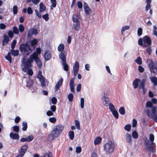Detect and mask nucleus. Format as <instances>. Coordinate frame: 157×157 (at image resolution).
Returning a JSON list of instances; mask_svg holds the SVG:
<instances>
[{
	"label": "nucleus",
	"mask_w": 157,
	"mask_h": 157,
	"mask_svg": "<svg viewBox=\"0 0 157 157\" xmlns=\"http://www.w3.org/2000/svg\"><path fill=\"white\" fill-rule=\"evenodd\" d=\"M19 49L23 54L27 55H29L32 52L30 45L27 43H23L21 44L19 47Z\"/></svg>",
	"instance_id": "nucleus-4"
},
{
	"label": "nucleus",
	"mask_w": 157,
	"mask_h": 157,
	"mask_svg": "<svg viewBox=\"0 0 157 157\" xmlns=\"http://www.w3.org/2000/svg\"><path fill=\"white\" fill-rule=\"evenodd\" d=\"M12 54L14 56H17L19 54V51L18 50H14L12 49L11 50Z\"/></svg>",
	"instance_id": "nucleus-31"
},
{
	"label": "nucleus",
	"mask_w": 157,
	"mask_h": 157,
	"mask_svg": "<svg viewBox=\"0 0 157 157\" xmlns=\"http://www.w3.org/2000/svg\"><path fill=\"white\" fill-rule=\"evenodd\" d=\"M38 33V30L37 29L34 28L30 29L28 32L27 37H30L33 35H36Z\"/></svg>",
	"instance_id": "nucleus-12"
},
{
	"label": "nucleus",
	"mask_w": 157,
	"mask_h": 157,
	"mask_svg": "<svg viewBox=\"0 0 157 157\" xmlns=\"http://www.w3.org/2000/svg\"><path fill=\"white\" fill-rule=\"evenodd\" d=\"M68 135L70 139L72 140L74 137V132L72 131H70L69 132Z\"/></svg>",
	"instance_id": "nucleus-40"
},
{
	"label": "nucleus",
	"mask_w": 157,
	"mask_h": 157,
	"mask_svg": "<svg viewBox=\"0 0 157 157\" xmlns=\"http://www.w3.org/2000/svg\"><path fill=\"white\" fill-rule=\"evenodd\" d=\"M147 63L149 68L150 71H151L157 64L156 62H153L150 59L147 60Z\"/></svg>",
	"instance_id": "nucleus-13"
},
{
	"label": "nucleus",
	"mask_w": 157,
	"mask_h": 157,
	"mask_svg": "<svg viewBox=\"0 0 157 157\" xmlns=\"http://www.w3.org/2000/svg\"><path fill=\"white\" fill-rule=\"evenodd\" d=\"M150 71L155 74H157V64Z\"/></svg>",
	"instance_id": "nucleus-43"
},
{
	"label": "nucleus",
	"mask_w": 157,
	"mask_h": 157,
	"mask_svg": "<svg viewBox=\"0 0 157 157\" xmlns=\"http://www.w3.org/2000/svg\"><path fill=\"white\" fill-rule=\"evenodd\" d=\"M146 106L147 107H149L150 108L152 107L153 106L152 103L151 101H148L146 103Z\"/></svg>",
	"instance_id": "nucleus-54"
},
{
	"label": "nucleus",
	"mask_w": 157,
	"mask_h": 157,
	"mask_svg": "<svg viewBox=\"0 0 157 157\" xmlns=\"http://www.w3.org/2000/svg\"><path fill=\"white\" fill-rule=\"evenodd\" d=\"M63 79L62 78H61L59 81L56 83L55 86V89L56 90H57L59 89L60 87L62 84L63 82Z\"/></svg>",
	"instance_id": "nucleus-23"
},
{
	"label": "nucleus",
	"mask_w": 157,
	"mask_h": 157,
	"mask_svg": "<svg viewBox=\"0 0 157 157\" xmlns=\"http://www.w3.org/2000/svg\"><path fill=\"white\" fill-rule=\"evenodd\" d=\"M13 31L14 33L18 34L19 33V31L18 28L16 26H14L13 28Z\"/></svg>",
	"instance_id": "nucleus-52"
},
{
	"label": "nucleus",
	"mask_w": 157,
	"mask_h": 157,
	"mask_svg": "<svg viewBox=\"0 0 157 157\" xmlns=\"http://www.w3.org/2000/svg\"><path fill=\"white\" fill-rule=\"evenodd\" d=\"M73 96L72 94H70L68 95V98L69 101H72L73 100Z\"/></svg>",
	"instance_id": "nucleus-55"
},
{
	"label": "nucleus",
	"mask_w": 157,
	"mask_h": 157,
	"mask_svg": "<svg viewBox=\"0 0 157 157\" xmlns=\"http://www.w3.org/2000/svg\"><path fill=\"white\" fill-rule=\"evenodd\" d=\"M84 100L83 98H82L80 99V105L81 108L83 109L84 107Z\"/></svg>",
	"instance_id": "nucleus-49"
},
{
	"label": "nucleus",
	"mask_w": 157,
	"mask_h": 157,
	"mask_svg": "<svg viewBox=\"0 0 157 157\" xmlns=\"http://www.w3.org/2000/svg\"><path fill=\"white\" fill-rule=\"evenodd\" d=\"M79 67V64L77 61L75 62L74 65L73 67V70L74 72V75L76 76L77 75Z\"/></svg>",
	"instance_id": "nucleus-15"
},
{
	"label": "nucleus",
	"mask_w": 157,
	"mask_h": 157,
	"mask_svg": "<svg viewBox=\"0 0 157 157\" xmlns=\"http://www.w3.org/2000/svg\"><path fill=\"white\" fill-rule=\"evenodd\" d=\"M13 130L14 131L17 132L19 131V127L17 126H15L13 127Z\"/></svg>",
	"instance_id": "nucleus-61"
},
{
	"label": "nucleus",
	"mask_w": 157,
	"mask_h": 157,
	"mask_svg": "<svg viewBox=\"0 0 157 157\" xmlns=\"http://www.w3.org/2000/svg\"><path fill=\"white\" fill-rule=\"evenodd\" d=\"M34 84L33 83L32 81L29 80L27 82L26 86L27 87L32 88V87L33 86Z\"/></svg>",
	"instance_id": "nucleus-34"
},
{
	"label": "nucleus",
	"mask_w": 157,
	"mask_h": 157,
	"mask_svg": "<svg viewBox=\"0 0 157 157\" xmlns=\"http://www.w3.org/2000/svg\"><path fill=\"white\" fill-rule=\"evenodd\" d=\"M33 139V137L32 135H31L28 136L27 138H23L21 139L20 140L22 142L27 141L29 142Z\"/></svg>",
	"instance_id": "nucleus-22"
},
{
	"label": "nucleus",
	"mask_w": 157,
	"mask_h": 157,
	"mask_svg": "<svg viewBox=\"0 0 157 157\" xmlns=\"http://www.w3.org/2000/svg\"><path fill=\"white\" fill-rule=\"evenodd\" d=\"M27 148L28 146L26 145H24L22 146L21 148L20 151H19V154L17 156V157H22L26 151Z\"/></svg>",
	"instance_id": "nucleus-11"
},
{
	"label": "nucleus",
	"mask_w": 157,
	"mask_h": 157,
	"mask_svg": "<svg viewBox=\"0 0 157 157\" xmlns=\"http://www.w3.org/2000/svg\"><path fill=\"white\" fill-rule=\"evenodd\" d=\"M17 7L16 6H14L13 8V13L14 14H16L17 13Z\"/></svg>",
	"instance_id": "nucleus-51"
},
{
	"label": "nucleus",
	"mask_w": 157,
	"mask_h": 157,
	"mask_svg": "<svg viewBox=\"0 0 157 157\" xmlns=\"http://www.w3.org/2000/svg\"><path fill=\"white\" fill-rule=\"evenodd\" d=\"M125 140L129 144L132 143V138L131 135L129 133H127L125 137Z\"/></svg>",
	"instance_id": "nucleus-18"
},
{
	"label": "nucleus",
	"mask_w": 157,
	"mask_h": 157,
	"mask_svg": "<svg viewBox=\"0 0 157 157\" xmlns=\"http://www.w3.org/2000/svg\"><path fill=\"white\" fill-rule=\"evenodd\" d=\"M132 135L134 139H137L138 137V133L136 131H134L132 132Z\"/></svg>",
	"instance_id": "nucleus-39"
},
{
	"label": "nucleus",
	"mask_w": 157,
	"mask_h": 157,
	"mask_svg": "<svg viewBox=\"0 0 157 157\" xmlns=\"http://www.w3.org/2000/svg\"><path fill=\"white\" fill-rule=\"evenodd\" d=\"M119 112L121 115H124L125 112L124 108L123 107H120L119 109Z\"/></svg>",
	"instance_id": "nucleus-36"
},
{
	"label": "nucleus",
	"mask_w": 157,
	"mask_h": 157,
	"mask_svg": "<svg viewBox=\"0 0 157 157\" xmlns=\"http://www.w3.org/2000/svg\"><path fill=\"white\" fill-rule=\"evenodd\" d=\"M157 107H153L151 109V111L149 109H147L146 113L147 116L150 118H152L155 122H157V114H156Z\"/></svg>",
	"instance_id": "nucleus-5"
},
{
	"label": "nucleus",
	"mask_w": 157,
	"mask_h": 157,
	"mask_svg": "<svg viewBox=\"0 0 157 157\" xmlns=\"http://www.w3.org/2000/svg\"><path fill=\"white\" fill-rule=\"evenodd\" d=\"M149 140L150 141L148 140L147 139L145 140L146 145L148 149L153 152V151L152 145L154 144L153 141L154 140V136L153 134H151L150 135Z\"/></svg>",
	"instance_id": "nucleus-6"
},
{
	"label": "nucleus",
	"mask_w": 157,
	"mask_h": 157,
	"mask_svg": "<svg viewBox=\"0 0 157 157\" xmlns=\"http://www.w3.org/2000/svg\"><path fill=\"white\" fill-rule=\"evenodd\" d=\"M108 107H109V108L111 112L116 109L114 105L111 103V102L108 105Z\"/></svg>",
	"instance_id": "nucleus-41"
},
{
	"label": "nucleus",
	"mask_w": 157,
	"mask_h": 157,
	"mask_svg": "<svg viewBox=\"0 0 157 157\" xmlns=\"http://www.w3.org/2000/svg\"><path fill=\"white\" fill-rule=\"evenodd\" d=\"M79 17L78 14H75L73 15L72 17V20L73 22H80Z\"/></svg>",
	"instance_id": "nucleus-28"
},
{
	"label": "nucleus",
	"mask_w": 157,
	"mask_h": 157,
	"mask_svg": "<svg viewBox=\"0 0 157 157\" xmlns=\"http://www.w3.org/2000/svg\"><path fill=\"white\" fill-rule=\"evenodd\" d=\"M114 148V144L112 141L106 143L104 146V151L107 155L111 154L113 152Z\"/></svg>",
	"instance_id": "nucleus-3"
},
{
	"label": "nucleus",
	"mask_w": 157,
	"mask_h": 157,
	"mask_svg": "<svg viewBox=\"0 0 157 157\" xmlns=\"http://www.w3.org/2000/svg\"><path fill=\"white\" fill-rule=\"evenodd\" d=\"M6 59L8 60L10 63L11 62V54L10 52H9L8 53L7 55L5 57Z\"/></svg>",
	"instance_id": "nucleus-42"
},
{
	"label": "nucleus",
	"mask_w": 157,
	"mask_h": 157,
	"mask_svg": "<svg viewBox=\"0 0 157 157\" xmlns=\"http://www.w3.org/2000/svg\"><path fill=\"white\" fill-rule=\"evenodd\" d=\"M143 40L144 44L146 43L148 46L151 44V40L147 36H146L143 37Z\"/></svg>",
	"instance_id": "nucleus-14"
},
{
	"label": "nucleus",
	"mask_w": 157,
	"mask_h": 157,
	"mask_svg": "<svg viewBox=\"0 0 157 157\" xmlns=\"http://www.w3.org/2000/svg\"><path fill=\"white\" fill-rule=\"evenodd\" d=\"M34 58L31 59L32 60H30V58H28L26 61L23 59L21 61L22 62V70L25 72L27 73L30 76H32L33 74V72L31 69L32 67V63L34 60L36 63L38 67L39 68L41 67L42 66V63L41 61L38 57H37V55L35 54Z\"/></svg>",
	"instance_id": "nucleus-1"
},
{
	"label": "nucleus",
	"mask_w": 157,
	"mask_h": 157,
	"mask_svg": "<svg viewBox=\"0 0 157 157\" xmlns=\"http://www.w3.org/2000/svg\"><path fill=\"white\" fill-rule=\"evenodd\" d=\"M101 99L103 105L107 107H108V105L111 103L109 98L105 96H102Z\"/></svg>",
	"instance_id": "nucleus-9"
},
{
	"label": "nucleus",
	"mask_w": 157,
	"mask_h": 157,
	"mask_svg": "<svg viewBox=\"0 0 157 157\" xmlns=\"http://www.w3.org/2000/svg\"><path fill=\"white\" fill-rule=\"evenodd\" d=\"M41 51V49L39 48H36V52H34L33 54H32L30 56L29 58H30V60H32L31 59L33 58H34V56H35V54L37 55V57H38V55L40 54Z\"/></svg>",
	"instance_id": "nucleus-17"
},
{
	"label": "nucleus",
	"mask_w": 157,
	"mask_h": 157,
	"mask_svg": "<svg viewBox=\"0 0 157 157\" xmlns=\"http://www.w3.org/2000/svg\"><path fill=\"white\" fill-rule=\"evenodd\" d=\"M42 17L46 21H47L49 19L48 14L46 13L43 15L42 16Z\"/></svg>",
	"instance_id": "nucleus-57"
},
{
	"label": "nucleus",
	"mask_w": 157,
	"mask_h": 157,
	"mask_svg": "<svg viewBox=\"0 0 157 157\" xmlns=\"http://www.w3.org/2000/svg\"><path fill=\"white\" fill-rule=\"evenodd\" d=\"M135 61L139 65L141 64L142 63V59L140 57H138L135 60Z\"/></svg>",
	"instance_id": "nucleus-38"
},
{
	"label": "nucleus",
	"mask_w": 157,
	"mask_h": 157,
	"mask_svg": "<svg viewBox=\"0 0 157 157\" xmlns=\"http://www.w3.org/2000/svg\"><path fill=\"white\" fill-rule=\"evenodd\" d=\"M73 26L74 29L76 31H78L80 29V22H73Z\"/></svg>",
	"instance_id": "nucleus-21"
},
{
	"label": "nucleus",
	"mask_w": 157,
	"mask_h": 157,
	"mask_svg": "<svg viewBox=\"0 0 157 157\" xmlns=\"http://www.w3.org/2000/svg\"><path fill=\"white\" fill-rule=\"evenodd\" d=\"M146 81V78H144L141 80V81L140 82L139 86V89H144V88Z\"/></svg>",
	"instance_id": "nucleus-25"
},
{
	"label": "nucleus",
	"mask_w": 157,
	"mask_h": 157,
	"mask_svg": "<svg viewBox=\"0 0 157 157\" xmlns=\"http://www.w3.org/2000/svg\"><path fill=\"white\" fill-rule=\"evenodd\" d=\"M113 115L115 117L116 119H118L119 117H118V113L117 111L116 110H114L111 112Z\"/></svg>",
	"instance_id": "nucleus-37"
},
{
	"label": "nucleus",
	"mask_w": 157,
	"mask_h": 157,
	"mask_svg": "<svg viewBox=\"0 0 157 157\" xmlns=\"http://www.w3.org/2000/svg\"><path fill=\"white\" fill-rule=\"evenodd\" d=\"M142 29L141 28H139L137 31V33L138 36H140L142 34Z\"/></svg>",
	"instance_id": "nucleus-58"
},
{
	"label": "nucleus",
	"mask_w": 157,
	"mask_h": 157,
	"mask_svg": "<svg viewBox=\"0 0 157 157\" xmlns=\"http://www.w3.org/2000/svg\"><path fill=\"white\" fill-rule=\"evenodd\" d=\"M138 70L141 73L144 72V68L141 66H139L138 67Z\"/></svg>",
	"instance_id": "nucleus-64"
},
{
	"label": "nucleus",
	"mask_w": 157,
	"mask_h": 157,
	"mask_svg": "<svg viewBox=\"0 0 157 157\" xmlns=\"http://www.w3.org/2000/svg\"><path fill=\"white\" fill-rule=\"evenodd\" d=\"M63 129V126L61 124H59L55 126L51 134L48 136V140L51 141L57 138Z\"/></svg>",
	"instance_id": "nucleus-2"
},
{
	"label": "nucleus",
	"mask_w": 157,
	"mask_h": 157,
	"mask_svg": "<svg viewBox=\"0 0 157 157\" xmlns=\"http://www.w3.org/2000/svg\"><path fill=\"white\" fill-rule=\"evenodd\" d=\"M52 103L53 104H56V103L57 100L55 97H53L51 100Z\"/></svg>",
	"instance_id": "nucleus-59"
},
{
	"label": "nucleus",
	"mask_w": 157,
	"mask_h": 157,
	"mask_svg": "<svg viewBox=\"0 0 157 157\" xmlns=\"http://www.w3.org/2000/svg\"><path fill=\"white\" fill-rule=\"evenodd\" d=\"M140 82V80L139 79L136 78L133 82V85L135 89L137 88L138 86L139 83Z\"/></svg>",
	"instance_id": "nucleus-26"
},
{
	"label": "nucleus",
	"mask_w": 157,
	"mask_h": 157,
	"mask_svg": "<svg viewBox=\"0 0 157 157\" xmlns=\"http://www.w3.org/2000/svg\"><path fill=\"white\" fill-rule=\"evenodd\" d=\"M75 125L77 127V128L78 129L80 130V123L77 120H76L75 121Z\"/></svg>",
	"instance_id": "nucleus-50"
},
{
	"label": "nucleus",
	"mask_w": 157,
	"mask_h": 157,
	"mask_svg": "<svg viewBox=\"0 0 157 157\" xmlns=\"http://www.w3.org/2000/svg\"><path fill=\"white\" fill-rule=\"evenodd\" d=\"M51 52L49 50H47L45 52L44 57L46 60H48L51 58Z\"/></svg>",
	"instance_id": "nucleus-20"
},
{
	"label": "nucleus",
	"mask_w": 157,
	"mask_h": 157,
	"mask_svg": "<svg viewBox=\"0 0 157 157\" xmlns=\"http://www.w3.org/2000/svg\"><path fill=\"white\" fill-rule=\"evenodd\" d=\"M151 0H146L147 5L146 6V10L147 11L150 8V4Z\"/></svg>",
	"instance_id": "nucleus-33"
},
{
	"label": "nucleus",
	"mask_w": 157,
	"mask_h": 157,
	"mask_svg": "<svg viewBox=\"0 0 157 157\" xmlns=\"http://www.w3.org/2000/svg\"><path fill=\"white\" fill-rule=\"evenodd\" d=\"M37 43V41L36 39H34L31 41V44L32 46L36 44Z\"/></svg>",
	"instance_id": "nucleus-53"
},
{
	"label": "nucleus",
	"mask_w": 157,
	"mask_h": 157,
	"mask_svg": "<svg viewBox=\"0 0 157 157\" xmlns=\"http://www.w3.org/2000/svg\"><path fill=\"white\" fill-rule=\"evenodd\" d=\"M22 129L23 131H25L27 128V123L25 121H23L22 123Z\"/></svg>",
	"instance_id": "nucleus-35"
},
{
	"label": "nucleus",
	"mask_w": 157,
	"mask_h": 157,
	"mask_svg": "<svg viewBox=\"0 0 157 157\" xmlns=\"http://www.w3.org/2000/svg\"><path fill=\"white\" fill-rule=\"evenodd\" d=\"M81 148L79 146L77 147L76 148L75 152L77 153H80L81 151Z\"/></svg>",
	"instance_id": "nucleus-60"
},
{
	"label": "nucleus",
	"mask_w": 157,
	"mask_h": 157,
	"mask_svg": "<svg viewBox=\"0 0 157 157\" xmlns=\"http://www.w3.org/2000/svg\"><path fill=\"white\" fill-rule=\"evenodd\" d=\"M74 78H73L71 79L70 80L69 83L71 91L73 93H74L75 92L74 87L75 85L74 84Z\"/></svg>",
	"instance_id": "nucleus-19"
},
{
	"label": "nucleus",
	"mask_w": 157,
	"mask_h": 157,
	"mask_svg": "<svg viewBox=\"0 0 157 157\" xmlns=\"http://www.w3.org/2000/svg\"><path fill=\"white\" fill-rule=\"evenodd\" d=\"M129 27L128 26H125L122 27L121 29V32H122V34H123V33L125 31L128 30L129 29Z\"/></svg>",
	"instance_id": "nucleus-46"
},
{
	"label": "nucleus",
	"mask_w": 157,
	"mask_h": 157,
	"mask_svg": "<svg viewBox=\"0 0 157 157\" xmlns=\"http://www.w3.org/2000/svg\"><path fill=\"white\" fill-rule=\"evenodd\" d=\"M10 137L13 139H18L19 137L18 134L17 133H14L13 132H11L10 134Z\"/></svg>",
	"instance_id": "nucleus-24"
},
{
	"label": "nucleus",
	"mask_w": 157,
	"mask_h": 157,
	"mask_svg": "<svg viewBox=\"0 0 157 157\" xmlns=\"http://www.w3.org/2000/svg\"><path fill=\"white\" fill-rule=\"evenodd\" d=\"M101 139L100 137H97L94 140V144L95 145L99 144L101 141Z\"/></svg>",
	"instance_id": "nucleus-32"
},
{
	"label": "nucleus",
	"mask_w": 157,
	"mask_h": 157,
	"mask_svg": "<svg viewBox=\"0 0 157 157\" xmlns=\"http://www.w3.org/2000/svg\"><path fill=\"white\" fill-rule=\"evenodd\" d=\"M16 43L17 41L16 40H14L13 41L11 45V47L12 49H13L14 48Z\"/></svg>",
	"instance_id": "nucleus-56"
},
{
	"label": "nucleus",
	"mask_w": 157,
	"mask_h": 157,
	"mask_svg": "<svg viewBox=\"0 0 157 157\" xmlns=\"http://www.w3.org/2000/svg\"><path fill=\"white\" fill-rule=\"evenodd\" d=\"M27 12L29 14H31L33 13V10L31 7H29L28 8Z\"/></svg>",
	"instance_id": "nucleus-63"
},
{
	"label": "nucleus",
	"mask_w": 157,
	"mask_h": 157,
	"mask_svg": "<svg viewBox=\"0 0 157 157\" xmlns=\"http://www.w3.org/2000/svg\"><path fill=\"white\" fill-rule=\"evenodd\" d=\"M41 157H52V154L50 153H46L43 155Z\"/></svg>",
	"instance_id": "nucleus-62"
},
{
	"label": "nucleus",
	"mask_w": 157,
	"mask_h": 157,
	"mask_svg": "<svg viewBox=\"0 0 157 157\" xmlns=\"http://www.w3.org/2000/svg\"><path fill=\"white\" fill-rule=\"evenodd\" d=\"M52 6H51V9L52 10V6L53 7H56V0H51Z\"/></svg>",
	"instance_id": "nucleus-44"
},
{
	"label": "nucleus",
	"mask_w": 157,
	"mask_h": 157,
	"mask_svg": "<svg viewBox=\"0 0 157 157\" xmlns=\"http://www.w3.org/2000/svg\"><path fill=\"white\" fill-rule=\"evenodd\" d=\"M124 129L128 132L130 131L131 129V125L130 124L126 125L124 127Z\"/></svg>",
	"instance_id": "nucleus-45"
},
{
	"label": "nucleus",
	"mask_w": 157,
	"mask_h": 157,
	"mask_svg": "<svg viewBox=\"0 0 157 157\" xmlns=\"http://www.w3.org/2000/svg\"><path fill=\"white\" fill-rule=\"evenodd\" d=\"M64 46L63 44H60L58 46V50L59 52H60L59 56V58H60V56H63V57H66V53H65L64 49Z\"/></svg>",
	"instance_id": "nucleus-7"
},
{
	"label": "nucleus",
	"mask_w": 157,
	"mask_h": 157,
	"mask_svg": "<svg viewBox=\"0 0 157 157\" xmlns=\"http://www.w3.org/2000/svg\"><path fill=\"white\" fill-rule=\"evenodd\" d=\"M83 7L85 13L87 15L89 14L90 13L91 10L86 3L84 2Z\"/></svg>",
	"instance_id": "nucleus-16"
},
{
	"label": "nucleus",
	"mask_w": 157,
	"mask_h": 157,
	"mask_svg": "<svg viewBox=\"0 0 157 157\" xmlns=\"http://www.w3.org/2000/svg\"><path fill=\"white\" fill-rule=\"evenodd\" d=\"M46 8L45 6H44L42 2H40V8L39 11L40 12H41L46 10Z\"/></svg>",
	"instance_id": "nucleus-30"
},
{
	"label": "nucleus",
	"mask_w": 157,
	"mask_h": 157,
	"mask_svg": "<svg viewBox=\"0 0 157 157\" xmlns=\"http://www.w3.org/2000/svg\"><path fill=\"white\" fill-rule=\"evenodd\" d=\"M18 28L19 31L21 33L23 32L24 30V27L22 24H20L19 25Z\"/></svg>",
	"instance_id": "nucleus-48"
},
{
	"label": "nucleus",
	"mask_w": 157,
	"mask_h": 157,
	"mask_svg": "<svg viewBox=\"0 0 157 157\" xmlns=\"http://www.w3.org/2000/svg\"><path fill=\"white\" fill-rule=\"evenodd\" d=\"M37 77L39 79L42 86L43 87H45L46 86L45 79L42 75V72L41 71H39Z\"/></svg>",
	"instance_id": "nucleus-8"
},
{
	"label": "nucleus",
	"mask_w": 157,
	"mask_h": 157,
	"mask_svg": "<svg viewBox=\"0 0 157 157\" xmlns=\"http://www.w3.org/2000/svg\"><path fill=\"white\" fill-rule=\"evenodd\" d=\"M60 59L61 60L62 65L63 67L64 70L67 71L68 70V66L66 63V57H63V56H60Z\"/></svg>",
	"instance_id": "nucleus-10"
},
{
	"label": "nucleus",
	"mask_w": 157,
	"mask_h": 157,
	"mask_svg": "<svg viewBox=\"0 0 157 157\" xmlns=\"http://www.w3.org/2000/svg\"><path fill=\"white\" fill-rule=\"evenodd\" d=\"M139 45H143L144 47H146L147 46L144 44H143V40L141 38H140L139 40L138 41Z\"/></svg>",
	"instance_id": "nucleus-47"
},
{
	"label": "nucleus",
	"mask_w": 157,
	"mask_h": 157,
	"mask_svg": "<svg viewBox=\"0 0 157 157\" xmlns=\"http://www.w3.org/2000/svg\"><path fill=\"white\" fill-rule=\"evenodd\" d=\"M9 41V39L8 36L6 35H4L3 37V40L2 41V45H6L7 44Z\"/></svg>",
	"instance_id": "nucleus-27"
},
{
	"label": "nucleus",
	"mask_w": 157,
	"mask_h": 157,
	"mask_svg": "<svg viewBox=\"0 0 157 157\" xmlns=\"http://www.w3.org/2000/svg\"><path fill=\"white\" fill-rule=\"evenodd\" d=\"M150 79L151 82L153 84L154 86L157 85V78L155 76L151 77Z\"/></svg>",
	"instance_id": "nucleus-29"
}]
</instances>
